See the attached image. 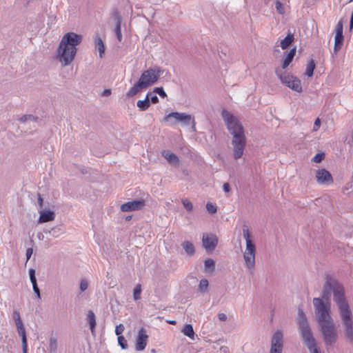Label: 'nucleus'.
Wrapping results in <instances>:
<instances>
[{"mask_svg":"<svg viewBox=\"0 0 353 353\" xmlns=\"http://www.w3.org/2000/svg\"><path fill=\"white\" fill-rule=\"evenodd\" d=\"M332 292L339 309L344 337L349 343L353 344V315L345 295L344 287L336 279L327 275L321 299L325 303H330Z\"/></svg>","mask_w":353,"mask_h":353,"instance_id":"1","label":"nucleus"},{"mask_svg":"<svg viewBox=\"0 0 353 353\" xmlns=\"http://www.w3.org/2000/svg\"><path fill=\"white\" fill-rule=\"evenodd\" d=\"M221 116L227 129L232 135L233 157L236 160L239 159L242 157L246 145V137L243 126L233 114L226 110H222Z\"/></svg>","mask_w":353,"mask_h":353,"instance_id":"2","label":"nucleus"},{"mask_svg":"<svg viewBox=\"0 0 353 353\" xmlns=\"http://www.w3.org/2000/svg\"><path fill=\"white\" fill-rule=\"evenodd\" d=\"M82 41V36L70 32L63 35L57 48V58L63 65H70L74 59L77 48Z\"/></svg>","mask_w":353,"mask_h":353,"instance_id":"3","label":"nucleus"},{"mask_svg":"<svg viewBox=\"0 0 353 353\" xmlns=\"http://www.w3.org/2000/svg\"><path fill=\"white\" fill-rule=\"evenodd\" d=\"M163 72L164 70L158 65L150 67L143 71L138 81L126 93V97H132L141 90L154 84Z\"/></svg>","mask_w":353,"mask_h":353,"instance_id":"4","label":"nucleus"},{"mask_svg":"<svg viewBox=\"0 0 353 353\" xmlns=\"http://www.w3.org/2000/svg\"><path fill=\"white\" fill-rule=\"evenodd\" d=\"M298 312V328L303 343L307 346L310 353H321L320 349L316 346V340L312 335L305 314L301 308H299Z\"/></svg>","mask_w":353,"mask_h":353,"instance_id":"5","label":"nucleus"},{"mask_svg":"<svg viewBox=\"0 0 353 353\" xmlns=\"http://www.w3.org/2000/svg\"><path fill=\"white\" fill-rule=\"evenodd\" d=\"M275 73L281 83L285 86L297 92H302L301 83L299 78L290 73L282 71L279 67L275 68Z\"/></svg>","mask_w":353,"mask_h":353,"instance_id":"6","label":"nucleus"},{"mask_svg":"<svg viewBox=\"0 0 353 353\" xmlns=\"http://www.w3.org/2000/svg\"><path fill=\"white\" fill-rule=\"evenodd\" d=\"M319 325L320 331L325 345L332 346L336 342L338 339V334L333 319L324 323H320Z\"/></svg>","mask_w":353,"mask_h":353,"instance_id":"7","label":"nucleus"},{"mask_svg":"<svg viewBox=\"0 0 353 353\" xmlns=\"http://www.w3.org/2000/svg\"><path fill=\"white\" fill-rule=\"evenodd\" d=\"M313 305L316 312L319 314L317 316L319 323L332 320L330 303L324 302L321 298H314Z\"/></svg>","mask_w":353,"mask_h":353,"instance_id":"8","label":"nucleus"},{"mask_svg":"<svg viewBox=\"0 0 353 353\" xmlns=\"http://www.w3.org/2000/svg\"><path fill=\"white\" fill-rule=\"evenodd\" d=\"M192 118L190 114L186 113L172 112L165 115L163 121L170 122L171 125H174L176 122H181L184 125H189Z\"/></svg>","mask_w":353,"mask_h":353,"instance_id":"9","label":"nucleus"},{"mask_svg":"<svg viewBox=\"0 0 353 353\" xmlns=\"http://www.w3.org/2000/svg\"><path fill=\"white\" fill-rule=\"evenodd\" d=\"M343 19H341L339 20L338 23L336 24L335 32V38H334V52L336 54L341 48L343 44L344 37L343 34Z\"/></svg>","mask_w":353,"mask_h":353,"instance_id":"10","label":"nucleus"},{"mask_svg":"<svg viewBox=\"0 0 353 353\" xmlns=\"http://www.w3.org/2000/svg\"><path fill=\"white\" fill-rule=\"evenodd\" d=\"M283 335L281 331L277 330L272 336L270 353H282Z\"/></svg>","mask_w":353,"mask_h":353,"instance_id":"11","label":"nucleus"},{"mask_svg":"<svg viewBox=\"0 0 353 353\" xmlns=\"http://www.w3.org/2000/svg\"><path fill=\"white\" fill-rule=\"evenodd\" d=\"M145 205V201L144 199H138L126 202L122 204L120 208L122 212H132L140 210L143 209Z\"/></svg>","mask_w":353,"mask_h":353,"instance_id":"12","label":"nucleus"},{"mask_svg":"<svg viewBox=\"0 0 353 353\" xmlns=\"http://www.w3.org/2000/svg\"><path fill=\"white\" fill-rule=\"evenodd\" d=\"M202 243L204 248L208 252L213 251L218 244V238L214 234H203Z\"/></svg>","mask_w":353,"mask_h":353,"instance_id":"13","label":"nucleus"},{"mask_svg":"<svg viewBox=\"0 0 353 353\" xmlns=\"http://www.w3.org/2000/svg\"><path fill=\"white\" fill-rule=\"evenodd\" d=\"M243 235L246 242V248L245 252L249 253L250 255L251 253L255 254L256 245L251 239V234L248 227L246 225H243Z\"/></svg>","mask_w":353,"mask_h":353,"instance_id":"14","label":"nucleus"},{"mask_svg":"<svg viewBox=\"0 0 353 353\" xmlns=\"http://www.w3.org/2000/svg\"><path fill=\"white\" fill-rule=\"evenodd\" d=\"M148 336L146 334V330L144 327H141L138 332L136 339L135 349L137 351H143L147 345Z\"/></svg>","mask_w":353,"mask_h":353,"instance_id":"15","label":"nucleus"},{"mask_svg":"<svg viewBox=\"0 0 353 353\" xmlns=\"http://www.w3.org/2000/svg\"><path fill=\"white\" fill-rule=\"evenodd\" d=\"M316 181L320 184H330L333 183V178L330 172L324 169H319L316 172Z\"/></svg>","mask_w":353,"mask_h":353,"instance_id":"16","label":"nucleus"},{"mask_svg":"<svg viewBox=\"0 0 353 353\" xmlns=\"http://www.w3.org/2000/svg\"><path fill=\"white\" fill-rule=\"evenodd\" d=\"M296 47L290 50V51H286L284 52L285 58L282 61L281 69L282 70L287 68L288 65L292 63L294 59V56L296 55Z\"/></svg>","mask_w":353,"mask_h":353,"instance_id":"17","label":"nucleus"},{"mask_svg":"<svg viewBox=\"0 0 353 353\" xmlns=\"http://www.w3.org/2000/svg\"><path fill=\"white\" fill-rule=\"evenodd\" d=\"M55 218V213L50 210H42L40 212L39 223H46L53 221Z\"/></svg>","mask_w":353,"mask_h":353,"instance_id":"18","label":"nucleus"},{"mask_svg":"<svg viewBox=\"0 0 353 353\" xmlns=\"http://www.w3.org/2000/svg\"><path fill=\"white\" fill-rule=\"evenodd\" d=\"M86 320L89 324L92 334L94 336L97 321L95 314L92 310H89L88 312Z\"/></svg>","mask_w":353,"mask_h":353,"instance_id":"19","label":"nucleus"},{"mask_svg":"<svg viewBox=\"0 0 353 353\" xmlns=\"http://www.w3.org/2000/svg\"><path fill=\"white\" fill-rule=\"evenodd\" d=\"M162 155L168 160V161L174 165H179V159L173 152H170L169 150H163Z\"/></svg>","mask_w":353,"mask_h":353,"instance_id":"20","label":"nucleus"},{"mask_svg":"<svg viewBox=\"0 0 353 353\" xmlns=\"http://www.w3.org/2000/svg\"><path fill=\"white\" fill-rule=\"evenodd\" d=\"M94 43L95 48L99 51L100 58H103L105 54V47L102 39L98 34L95 36Z\"/></svg>","mask_w":353,"mask_h":353,"instance_id":"21","label":"nucleus"},{"mask_svg":"<svg viewBox=\"0 0 353 353\" xmlns=\"http://www.w3.org/2000/svg\"><path fill=\"white\" fill-rule=\"evenodd\" d=\"M181 246L187 255L192 256L195 254V247L192 242L190 241H184L181 243Z\"/></svg>","mask_w":353,"mask_h":353,"instance_id":"22","label":"nucleus"},{"mask_svg":"<svg viewBox=\"0 0 353 353\" xmlns=\"http://www.w3.org/2000/svg\"><path fill=\"white\" fill-rule=\"evenodd\" d=\"M294 37L293 34H292L290 31L288 32L287 36L281 41V47L283 50L287 49L290 44L294 41Z\"/></svg>","mask_w":353,"mask_h":353,"instance_id":"23","label":"nucleus"},{"mask_svg":"<svg viewBox=\"0 0 353 353\" xmlns=\"http://www.w3.org/2000/svg\"><path fill=\"white\" fill-rule=\"evenodd\" d=\"M243 257L246 263L247 267L249 269H252L254 267L255 265V254H250L248 252H244Z\"/></svg>","mask_w":353,"mask_h":353,"instance_id":"24","label":"nucleus"},{"mask_svg":"<svg viewBox=\"0 0 353 353\" xmlns=\"http://www.w3.org/2000/svg\"><path fill=\"white\" fill-rule=\"evenodd\" d=\"M181 332L185 336L189 337L190 339H194L195 333L192 324H185Z\"/></svg>","mask_w":353,"mask_h":353,"instance_id":"25","label":"nucleus"},{"mask_svg":"<svg viewBox=\"0 0 353 353\" xmlns=\"http://www.w3.org/2000/svg\"><path fill=\"white\" fill-rule=\"evenodd\" d=\"M64 232V229L63 225H57L55 227L52 228L49 231L48 233L50 235L54 238L59 237L61 234H62Z\"/></svg>","mask_w":353,"mask_h":353,"instance_id":"26","label":"nucleus"},{"mask_svg":"<svg viewBox=\"0 0 353 353\" xmlns=\"http://www.w3.org/2000/svg\"><path fill=\"white\" fill-rule=\"evenodd\" d=\"M205 271L212 274L215 270V262L212 259H205L204 261Z\"/></svg>","mask_w":353,"mask_h":353,"instance_id":"27","label":"nucleus"},{"mask_svg":"<svg viewBox=\"0 0 353 353\" xmlns=\"http://www.w3.org/2000/svg\"><path fill=\"white\" fill-rule=\"evenodd\" d=\"M316 68V63L314 59H311L306 66L305 75L312 77L314 74V70Z\"/></svg>","mask_w":353,"mask_h":353,"instance_id":"28","label":"nucleus"},{"mask_svg":"<svg viewBox=\"0 0 353 353\" xmlns=\"http://www.w3.org/2000/svg\"><path fill=\"white\" fill-rule=\"evenodd\" d=\"M17 332L21 338V343H22V347H28V341H27V337H26V333L24 326L20 327L17 328Z\"/></svg>","mask_w":353,"mask_h":353,"instance_id":"29","label":"nucleus"},{"mask_svg":"<svg viewBox=\"0 0 353 353\" xmlns=\"http://www.w3.org/2000/svg\"><path fill=\"white\" fill-rule=\"evenodd\" d=\"M111 15H112V18L114 20L115 25L116 24L121 25L122 17H121V15L119 11L118 10V9L117 8H114L112 9Z\"/></svg>","mask_w":353,"mask_h":353,"instance_id":"30","label":"nucleus"},{"mask_svg":"<svg viewBox=\"0 0 353 353\" xmlns=\"http://www.w3.org/2000/svg\"><path fill=\"white\" fill-rule=\"evenodd\" d=\"M137 107L140 111H145L150 105V101L148 100H139L137 103Z\"/></svg>","mask_w":353,"mask_h":353,"instance_id":"31","label":"nucleus"},{"mask_svg":"<svg viewBox=\"0 0 353 353\" xmlns=\"http://www.w3.org/2000/svg\"><path fill=\"white\" fill-rule=\"evenodd\" d=\"M38 119L39 118L37 117H35L32 114H24L20 117L19 120L21 123H25L27 121H37Z\"/></svg>","mask_w":353,"mask_h":353,"instance_id":"32","label":"nucleus"},{"mask_svg":"<svg viewBox=\"0 0 353 353\" xmlns=\"http://www.w3.org/2000/svg\"><path fill=\"white\" fill-rule=\"evenodd\" d=\"M49 350L51 352H56L57 350V341L54 336L50 338Z\"/></svg>","mask_w":353,"mask_h":353,"instance_id":"33","label":"nucleus"},{"mask_svg":"<svg viewBox=\"0 0 353 353\" xmlns=\"http://www.w3.org/2000/svg\"><path fill=\"white\" fill-rule=\"evenodd\" d=\"M209 283L206 279H202L199 285V289L201 292H205L207 291Z\"/></svg>","mask_w":353,"mask_h":353,"instance_id":"34","label":"nucleus"},{"mask_svg":"<svg viewBox=\"0 0 353 353\" xmlns=\"http://www.w3.org/2000/svg\"><path fill=\"white\" fill-rule=\"evenodd\" d=\"M141 285L137 284L133 290V297L135 301H138L141 299Z\"/></svg>","mask_w":353,"mask_h":353,"instance_id":"35","label":"nucleus"},{"mask_svg":"<svg viewBox=\"0 0 353 353\" xmlns=\"http://www.w3.org/2000/svg\"><path fill=\"white\" fill-rule=\"evenodd\" d=\"M153 92L159 94L161 98H165L167 97V94L164 91V89L163 87H156L153 89Z\"/></svg>","mask_w":353,"mask_h":353,"instance_id":"36","label":"nucleus"},{"mask_svg":"<svg viewBox=\"0 0 353 353\" xmlns=\"http://www.w3.org/2000/svg\"><path fill=\"white\" fill-rule=\"evenodd\" d=\"M181 202L188 212H191L192 210L193 205L188 199H183Z\"/></svg>","mask_w":353,"mask_h":353,"instance_id":"37","label":"nucleus"},{"mask_svg":"<svg viewBox=\"0 0 353 353\" xmlns=\"http://www.w3.org/2000/svg\"><path fill=\"white\" fill-rule=\"evenodd\" d=\"M118 343L123 350L128 348V342L123 336L118 337Z\"/></svg>","mask_w":353,"mask_h":353,"instance_id":"38","label":"nucleus"},{"mask_svg":"<svg viewBox=\"0 0 353 353\" xmlns=\"http://www.w3.org/2000/svg\"><path fill=\"white\" fill-rule=\"evenodd\" d=\"M275 6L276 10L279 14H283L285 13L284 6L280 1L277 0L275 3Z\"/></svg>","mask_w":353,"mask_h":353,"instance_id":"39","label":"nucleus"},{"mask_svg":"<svg viewBox=\"0 0 353 353\" xmlns=\"http://www.w3.org/2000/svg\"><path fill=\"white\" fill-rule=\"evenodd\" d=\"M121 25L116 24L115 28H114V32L116 34V37L119 41H122V34H121Z\"/></svg>","mask_w":353,"mask_h":353,"instance_id":"40","label":"nucleus"},{"mask_svg":"<svg viewBox=\"0 0 353 353\" xmlns=\"http://www.w3.org/2000/svg\"><path fill=\"white\" fill-rule=\"evenodd\" d=\"M206 209L210 214H214L217 211V207L210 202L207 203Z\"/></svg>","mask_w":353,"mask_h":353,"instance_id":"41","label":"nucleus"},{"mask_svg":"<svg viewBox=\"0 0 353 353\" xmlns=\"http://www.w3.org/2000/svg\"><path fill=\"white\" fill-rule=\"evenodd\" d=\"M325 158V153H317L312 159V161L315 163H321Z\"/></svg>","mask_w":353,"mask_h":353,"instance_id":"42","label":"nucleus"},{"mask_svg":"<svg viewBox=\"0 0 353 353\" xmlns=\"http://www.w3.org/2000/svg\"><path fill=\"white\" fill-rule=\"evenodd\" d=\"M125 330V327L122 323L117 325L115 327V334L119 336H122L121 334Z\"/></svg>","mask_w":353,"mask_h":353,"instance_id":"43","label":"nucleus"},{"mask_svg":"<svg viewBox=\"0 0 353 353\" xmlns=\"http://www.w3.org/2000/svg\"><path fill=\"white\" fill-rule=\"evenodd\" d=\"M88 287V282L86 279H83L81 280L79 288L81 292H84Z\"/></svg>","mask_w":353,"mask_h":353,"instance_id":"44","label":"nucleus"},{"mask_svg":"<svg viewBox=\"0 0 353 353\" xmlns=\"http://www.w3.org/2000/svg\"><path fill=\"white\" fill-rule=\"evenodd\" d=\"M32 288L34 292L36 294L37 297L40 299H41V294H40V290L38 287L37 282L32 283Z\"/></svg>","mask_w":353,"mask_h":353,"instance_id":"45","label":"nucleus"},{"mask_svg":"<svg viewBox=\"0 0 353 353\" xmlns=\"http://www.w3.org/2000/svg\"><path fill=\"white\" fill-rule=\"evenodd\" d=\"M29 276L31 283L37 282L36 276H35V270L33 268H30L29 270Z\"/></svg>","mask_w":353,"mask_h":353,"instance_id":"46","label":"nucleus"},{"mask_svg":"<svg viewBox=\"0 0 353 353\" xmlns=\"http://www.w3.org/2000/svg\"><path fill=\"white\" fill-rule=\"evenodd\" d=\"M12 319L14 321L21 320L20 313L18 310H14L12 313Z\"/></svg>","mask_w":353,"mask_h":353,"instance_id":"47","label":"nucleus"},{"mask_svg":"<svg viewBox=\"0 0 353 353\" xmlns=\"http://www.w3.org/2000/svg\"><path fill=\"white\" fill-rule=\"evenodd\" d=\"M320 125H321V120L319 118H316L314 121V123L313 131H317L319 129Z\"/></svg>","mask_w":353,"mask_h":353,"instance_id":"48","label":"nucleus"},{"mask_svg":"<svg viewBox=\"0 0 353 353\" xmlns=\"http://www.w3.org/2000/svg\"><path fill=\"white\" fill-rule=\"evenodd\" d=\"M32 253H33V249L32 248H29L26 250V255L27 261H28L30 259Z\"/></svg>","mask_w":353,"mask_h":353,"instance_id":"49","label":"nucleus"},{"mask_svg":"<svg viewBox=\"0 0 353 353\" xmlns=\"http://www.w3.org/2000/svg\"><path fill=\"white\" fill-rule=\"evenodd\" d=\"M150 101V103H152V104H156V103H159V98L157 95L151 96Z\"/></svg>","mask_w":353,"mask_h":353,"instance_id":"50","label":"nucleus"},{"mask_svg":"<svg viewBox=\"0 0 353 353\" xmlns=\"http://www.w3.org/2000/svg\"><path fill=\"white\" fill-rule=\"evenodd\" d=\"M218 318L221 321H225L228 319L227 315L224 313L218 314Z\"/></svg>","mask_w":353,"mask_h":353,"instance_id":"51","label":"nucleus"},{"mask_svg":"<svg viewBox=\"0 0 353 353\" xmlns=\"http://www.w3.org/2000/svg\"><path fill=\"white\" fill-rule=\"evenodd\" d=\"M37 196H38V203H39L40 208H42L43 205V199L42 198L41 194L40 193H38Z\"/></svg>","mask_w":353,"mask_h":353,"instance_id":"52","label":"nucleus"},{"mask_svg":"<svg viewBox=\"0 0 353 353\" xmlns=\"http://www.w3.org/2000/svg\"><path fill=\"white\" fill-rule=\"evenodd\" d=\"M223 190L225 192H229L230 191V185L228 183H225L223 185Z\"/></svg>","mask_w":353,"mask_h":353,"instance_id":"53","label":"nucleus"},{"mask_svg":"<svg viewBox=\"0 0 353 353\" xmlns=\"http://www.w3.org/2000/svg\"><path fill=\"white\" fill-rule=\"evenodd\" d=\"M353 29V12H352L350 24H349V31L351 32Z\"/></svg>","mask_w":353,"mask_h":353,"instance_id":"54","label":"nucleus"},{"mask_svg":"<svg viewBox=\"0 0 353 353\" xmlns=\"http://www.w3.org/2000/svg\"><path fill=\"white\" fill-rule=\"evenodd\" d=\"M14 322H15V324H16V326H17V329L20 327L24 326L21 319L17 321H14Z\"/></svg>","mask_w":353,"mask_h":353,"instance_id":"55","label":"nucleus"},{"mask_svg":"<svg viewBox=\"0 0 353 353\" xmlns=\"http://www.w3.org/2000/svg\"><path fill=\"white\" fill-rule=\"evenodd\" d=\"M111 94V90L110 89H105L104 90L103 92V96H109Z\"/></svg>","mask_w":353,"mask_h":353,"instance_id":"56","label":"nucleus"},{"mask_svg":"<svg viewBox=\"0 0 353 353\" xmlns=\"http://www.w3.org/2000/svg\"><path fill=\"white\" fill-rule=\"evenodd\" d=\"M191 123H192L191 128H192V131L194 132V131H196V126H195L196 125V123L194 121V118L192 119Z\"/></svg>","mask_w":353,"mask_h":353,"instance_id":"57","label":"nucleus"},{"mask_svg":"<svg viewBox=\"0 0 353 353\" xmlns=\"http://www.w3.org/2000/svg\"><path fill=\"white\" fill-rule=\"evenodd\" d=\"M150 97H151V92H148L146 96H145V98L144 99V100H148V101H150Z\"/></svg>","mask_w":353,"mask_h":353,"instance_id":"58","label":"nucleus"},{"mask_svg":"<svg viewBox=\"0 0 353 353\" xmlns=\"http://www.w3.org/2000/svg\"><path fill=\"white\" fill-rule=\"evenodd\" d=\"M22 351H23V353H28V347H22Z\"/></svg>","mask_w":353,"mask_h":353,"instance_id":"59","label":"nucleus"},{"mask_svg":"<svg viewBox=\"0 0 353 353\" xmlns=\"http://www.w3.org/2000/svg\"><path fill=\"white\" fill-rule=\"evenodd\" d=\"M168 323L171 325H175L176 324V321H169Z\"/></svg>","mask_w":353,"mask_h":353,"instance_id":"60","label":"nucleus"},{"mask_svg":"<svg viewBox=\"0 0 353 353\" xmlns=\"http://www.w3.org/2000/svg\"><path fill=\"white\" fill-rule=\"evenodd\" d=\"M131 219H132V216H128L125 218L126 221H130Z\"/></svg>","mask_w":353,"mask_h":353,"instance_id":"61","label":"nucleus"},{"mask_svg":"<svg viewBox=\"0 0 353 353\" xmlns=\"http://www.w3.org/2000/svg\"><path fill=\"white\" fill-rule=\"evenodd\" d=\"M275 52H279V50H275Z\"/></svg>","mask_w":353,"mask_h":353,"instance_id":"62","label":"nucleus"},{"mask_svg":"<svg viewBox=\"0 0 353 353\" xmlns=\"http://www.w3.org/2000/svg\"><path fill=\"white\" fill-rule=\"evenodd\" d=\"M352 1H353V0H349V2H352Z\"/></svg>","mask_w":353,"mask_h":353,"instance_id":"63","label":"nucleus"}]
</instances>
